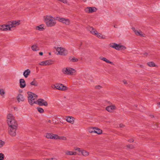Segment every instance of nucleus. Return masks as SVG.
<instances>
[{
    "mask_svg": "<svg viewBox=\"0 0 160 160\" xmlns=\"http://www.w3.org/2000/svg\"><path fill=\"white\" fill-rule=\"evenodd\" d=\"M20 21H10L6 25H0V30L2 31H12L20 24Z\"/></svg>",
    "mask_w": 160,
    "mask_h": 160,
    "instance_id": "f257e3e1",
    "label": "nucleus"
},
{
    "mask_svg": "<svg viewBox=\"0 0 160 160\" xmlns=\"http://www.w3.org/2000/svg\"><path fill=\"white\" fill-rule=\"evenodd\" d=\"M7 121L9 127L18 126L17 123L12 114L9 113L8 115Z\"/></svg>",
    "mask_w": 160,
    "mask_h": 160,
    "instance_id": "f03ea898",
    "label": "nucleus"
},
{
    "mask_svg": "<svg viewBox=\"0 0 160 160\" xmlns=\"http://www.w3.org/2000/svg\"><path fill=\"white\" fill-rule=\"evenodd\" d=\"M62 72L65 74L72 75L75 73L76 71L72 68H63Z\"/></svg>",
    "mask_w": 160,
    "mask_h": 160,
    "instance_id": "7ed1b4c3",
    "label": "nucleus"
},
{
    "mask_svg": "<svg viewBox=\"0 0 160 160\" xmlns=\"http://www.w3.org/2000/svg\"><path fill=\"white\" fill-rule=\"evenodd\" d=\"M33 103L37 104L40 106H44L47 107L48 105L47 102L42 98H39L37 100L34 101Z\"/></svg>",
    "mask_w": 160,
    "mask_h": 160,
    "instance_id": "20e7f679",
    "label": "nucleus"
},
{
    "mask_svg": "<svg viewBox=\"0 0 160 160\" xmlns=\"http://www.w3.org/2000/svg\"><path fill=\"white\" fill-rule=\"evenodd\" d=\"M44 20H68L63 18H61L59 17H53L51 15H47L43 17Z\"/></svg>",
    "mask_w": 160,
    "mask_h": 160,
    "instance_id": "39448f33",
    "label": "nucleus"
},
{
    "mask_svg": "<svg viewBox=\"0 0 160 160\" xmlns=\"http://www.w3.org/2000/svg\"><path fill=\"white\" fill-rule=\"evenodd\" d=\"M18 126L10 127L8 128L9 134L12 137H14L16 135V131L17 129Z\"/></svg>",
    "mask_w": 160,
    "mask_h": 160,
    "instance_id": "423d86ee",
    "label": "nucleus"
},
{
    "mask_svg": "<svg viewBox=\"0 0 160 160\" xmlns=\"http://www.w3.org/2000/svg\"><path fill=\"white\" fill-rule=\"evenodd\" d=\"M58 52V54H59L61 55L65 56L67 54V51L63 48L61 47L58 48L56 49Z\"/></svg>",
    "mask_w": 160,
    "mask_h": 160,
    "instance_id": "0eeeda50",
    "label": "nucleus"
},
{
    "mask_svg": "<svg viewBox=\"0 0 160 160\" xmlns=\"http://www.w3.org/2000/svg\"><path fill=\"white\" fill-rule=\"evenodd\" d=\"M55 88H56V89H57L62 91H64L68 89V88L66 86L60 83L56 84Z\"/></svg>",
    "mask_w": 160,
    "mask_h": 160,
    "instance_id": "6e6552de",
    "label": "nucleus"
},
{
    "mask_svg": "<svg viewBox=\"0 0 160 160\" xmlns=\"http://www.w3.org/2000/svg\"><path fill=\"white\" fill-rule=\"evenodd\" d=\"M53 63V61L49 60L42 61L40 62L39 65L42 66L50 65Z\"/></svg>",
    "mask_w": 160,
    "mask_h": 160,
    "instance_id": "1a4fd4ad",
    "label": "nucleus"
},
{
    "mask_svg": "<svg viewBox=\"0 0 160 160\" xmlns=\"http://www.w3.org/2000/svg\"><path fill=\"white\" fill-rule=\"evenodd\" d=\"M38 96L35 93L31 92V104L32 105L33 103V102L37 100Z\"/></svg>",
    "mask_w": 160,
    "mask_h": 160,
    "instance_id": "9d476101",
    "label": "nucleus"
},
{
    "mask_svg": "<svg viewBox=\"0 0 160 160\" xmlns=\"http://www.w3.org/2000/svg\"><path fill=\"white\" fill-rule=\"evenodd\" d=\"M85 12L88 13H92L97 10V8L94 7H87L84 10Z\"/></svg>",
    "mask_w": 160,
    "mask_h": 160,
    "instance_id": "9b49d317",
    "label": "nucleus"
},
{
    "mask_svg": "<svg viewBox=\"0 0 160 160\" xmlns=\"http://www.w3.org/2000/svg\"><path fill=\"white\" fill-rule=\"evenodd\" d=\"M87 29L92 34L94 35H97V31L92 27L89 26L87 27Z\"/></svg>",
    "mask_w": 160,
    "mask_h": 160,
    "instance_id": "f8f14e48",
    "label": "nucleus"
},
{
    "mask_svg": "<svg viewBox=\"0 0 160 160\" xmlns=\"http://www.w3.org/2000/svg\"><path fill=\"white\" fill-rule=\"evenodd\" d=\"M116 108L115 105H112L107 107L106 108V110L110 112H112Z\"/></svg>",
    "mask_w": 160,
    "mask_h": 160,
    "instance_id": "ddd939ff",
    "label": "nucleus"
},
{
    "mask_svg": "<svg viewBox=\"0 0 160 160\" xmlns=\"http://www.w3.org/2000/svg\"><path fill=\"white\" fill-rule=\"evenodd\" d=\"M47 26L48 27L53 26L56 24V21H45Z\"/></svg>",
    "mask_w": 160,
    "mask_h": 160,
    "instance_id": "4468645a",
    "label": "nucleus"
},
{
    "mask_svg": "<svg viewBox=\"0 0 160 160\" xmlns=\"http://www.w3.org/2000/svg\"><path fill=\"white\" fill-rule=\"evenodd\" d=\"M56 134H53L50 133H47L46 134L45 137L47 138H50L51 139H55Z\"/></svg>",
    "mask_w": 160,
    "mask_h": 160,
    "instance_id": "2eb2a0df",
    "label": "nucleus"
},
{
    "mask_svg": "<svg viewBox=\"0 0 160 160\" xmlns=\"http://www.w3.org/2000/svg\"><path fill=\"white\" fill-rule=\"evenodd\" d=\"M99 59L100 60L105 62L108 63H110L112 65H114V63L110 61L105 58L103 57H99Z\"/></svg>",
    "mask_w": 160,
    "mask_h": 160,
    "instance_id": "dca6fc26",
    "label": "nucleus"
},
{
    "mask_svg": "<svg viewBox=\"0 0 160 160\" xmlns=\"http://www.w3.org/2000/svg\"><path fill=\"white\" fill-rule=\"evenodd\" d=\"M20 86L21 88H24L26 86V83L25 80L23 79H20Z\"/></svg>",
    "mask_w": 160,
    "mask_h": 160,
    "instance_id": "f3484780",
    "label": "nucleus"
},
{
    "mask_svg": "<svg viewBox=\"0 0 160 160\" xmlns=\"http://www.w3.org/2000/svg\"><path fill=\"white\" fill-rule=\"evenodd\" d=\"M126 49V47L125 46L118 44V45L117 46L115 49L118 50H124Z\"/></svg>",
    "mask_w": 160,
    "mask_h": 160,
    "instance_id": "a211bd4d",
    "label": "nucleus"
},
{
    "mask_svg": "<svg viewBox=\"0 0 160 160\" xmlns=\"http://www.w3.org/2000/svg\"><path fill=\"white\" fill-rule=\"evenodd\" d=\"M17 99L19 102H22L24 101V98L23 97L22 95L21 94H19L17 96Z\"/></svg>",
    "mask_w": 160,
    "mask_h": 160,
    "instance_id": "6ab92c4d",
    "label": "nucleus"
},
{
    "mask_svg": "<svg viewBox=\"0 0 160 160\" xmlns=\"http://www.w3.org/2000/svg\"><path fill=\"white\" fill-rule=\"evenodd\" d=\"M31 48L34 51H37L39 50V48L37 43L32 45L31 47Z\"/></svg>",
    "mask_w": 160,
    "mask_h": 160,
    "instance_id": "aec40b11",
    "label": "nucleus"
},
{
    "mask_svg": "<svg viewBox=\"0 0 160 160\" xmlns=\"http://www.w3.org/2000/svg\"><path fill=\"white\" fill-rule=\"evenodd\" d=\"M73 118L72 117H67L66 120L68 122L73 124L74 123V121L73 120Z\"/></svg>",
    "mask_w": 160,
    "mask_h": 160,
    "instance_id": "412c9836",
    "label": "nucleus"
},
{
    "mask_svg": "<svg viewBox=\"0 0 160 160\" xmlns=\"http://www.w3.org/2000/svg\"><path fill=\"white\" fill-rule=\"evenodd\" d=\"M38 85V83L37 81L34 79L31 82V86H33L34 87H37Z\"/></svg>",
    "mask_w": 160,
    "mask_h": 160,
    "instance_id": "4be33fe9",
    "label": "nucleus"
},
{
    "mask_svg": "<svg viewBox=\"0 0 160 160\" xmlns=\"http://www.w3.org/2000/svg\"><path fill=\"white\" fill-rule=\"evenodd\" d=\"M30 73V70L28 69L24 72L23 75L26 78H27L28 77V75Z\"/></svg>",
    "mask_w": 160,
    "mask_h": 160,
    "instance_id": "5701e85b",
    "label": "nucleus"
},
{
    "mask_svg": "<svg viewBox=\"0 0 160 160\" xmlns=\"http://www.w3.org/2000/svg\"><path fill=\"white\" fill-rule=\"evenodd\" d=\"M94 133H96L98 134H100L102 133V130L98 128H94Z\"/></svg>",
    "mask_w": 160,
    "mask_h": 160,
    "instance_id": "b1692460",
    "label": "nucleus"
},
{
    "mask_svg": "<svg viewBox=\"0 0 160 160\" xmlns=\"http://www.w3.org/2000/svg\"><path fill=\"white\" fill-rule=\"evenodd\" d=\"M36 30H38L40 31H43L44 30L43 24L40 25L38 26H37L36 27Z\"/></svg>",
    "mask_w": 160,
    "mask_h": 160,
    "instance_id": "393cba45",
    "label": "nucleus"
},
{
    "mask_svg": "<svg viewBox=\"0 0 160 160\" xmlns=\"http://www.w3.org/2000/svg\"><path fill=\"white\" fill-rule=\"evenodd\" d=\"M81 152L82 155L85 157L87 156L89 154V152L85 150H82L81 151Z\"/></svg>",
    "mask_w": 160,
    "mask_h": 160,
    "instance_id": "a878e982",
    "label": "nucleus"
},
{
    "mask_svg": "<svg viewBox=\"0 0 160 160\" xmlns=\"http://www.w3.org/2000/svg\"><path fill=\"white\" fill-rule=\"evenodd\" d=\"M55 139H62L64 140H66L67 138L66 137H60L58 135H56V137H55Z\"/></svg>",
    "mask_w": 160,
    "mask_h": 160,
    "instance_id": "bb28decb",
    "label": "nucleus"
},
{
    "mask_svg": "<svg viewBox=\"0 0 160 160\" xmlns=\"http://www.w3.org/2000/svg\"><path fill=\"white\" fill-rule=\"evenodd\" d=\"M97 33V35H95L98 38L102 39L105 38V36L102 35L101 33H98V32Z\"/></svg>",
    "mask_w": 160,
    "mask_h": 160,
    "instance_id": "cd10ccee",
    "label": "nucleus"
},
{
    "mask_svg": "<svg viewBox=\"0 0 160 160\" xmlns=\"http://www.w3.org/2000/svg\"><path fill=\"white\" fill-rule=\"evenodd\" d=\"M136 35L139 36H143L142 33L140 30L138 31L136 30L134 32Z\"/></svg>",
    "mask_w": 160,
    "mask_h": 160,
    "instance_id": "c85d7f7f",
    "label": "nucleus"
},
{
    "mask_svg": "<svg viewBox=\"0 0 160 160\" xmlns=\"http://www.w3.org/2000/svg\"><path fill=\"white\" fill-rule=\"evenodd\" d=\"M117 45H118V44L115 43H111L109 44V46L110 47L114 48L115 49L116 48Z\"/></svg>",
    "mask_w": 160,
    "mask_h": 160,
    "instance_id": "c756f323",
    "label": "nucleus"
},
{
    "mask_svg": "<svg viewBox=\"0 0 160 160\" xmlns=\"http://www.w3.org/2000/svg\"><path fill=\"white\" fill-rule=\"evenodd\" d=\"M72 151H70L68 150L65 151L64 152L65 155H72Z\"/></svg>",
    "mask_w": 160,
    "mask_h": 160,
    "instance_id": "7c9ffc66",
    "label": "nucleus"
},
{
    "mask_svg": "<svg viewBox=\"0 0 160 160\" xmlns=\"http://www.w3.org/2000/svg\"><path fill=\"white\" fill-rule=\"evenodd\" d=\"M37 109L38 111L40 113H42L44 112V110L43 108L40 107H38Z\"/></svg>",
    "mask_w": 160,
    "mask_h": 160,
    "instance_id": "2f4dec72",
    "label": "nucleus"
},
{
    "mask_svg": "<svg viewBox=\"0 0 160 160\" xmlns=\"http://www.w3.org/2000/svg\"><path fill=\"white\" fill-rule=\"evenodd\" d=\"M88 132L90 133L94 132V128H90L88 129Z\"/></svg>",
    "mask_w": 160,
    "mask_h": 160,
    "instance_id": "473e14b6",
    "label": "nucleus"
},
{
    "mask_svg": "<svg viewBox=\"0 0 160 160\" xmlns=\"http://www.w3.org/2000/svg\"><path fill=\"white\" fill-rule=\"evenodd\" d=\"M148 64L150 67H155V63L152 62H148Z\"/></svg>",
    "mask_w": 160,
    "mask_h": 160,
    "instance_id": "72a5a7b5",
    "label": "nucleus"
},
{
    "mask_svg": "<svg viewBox=\"0 0 160 160\" xmlns=\"http://www.w3.org/2000/svg\"><path fill=\"white\" fill-rule=\"evenodd\" d=\"M61 22L66 25H68L70 24V21H61Z\"/></svg>",
    "mask_w": 160,
    "mask_h": 160,
    "instance_id": "f704fd0d",
    "label": "nucleus"
},
{
    "mask_svg": "<svg viewBox=\"0 0 160 160\" xmlns=\"http://www.w3.org/2000/svg\"><path fill=\"white\" fill-rule=\"evenodd\" d=\"M78 59L76 58L75 57H73L72 59H70V61L72 62H76L78 61Z\"/></svg>",
    "mask_w": 160,
    "mask_h": 160,
    "instance_id": "c9c22d12",
    "label": "nucleus"
},
{
    "mask_svg": "<svg viewBox=\"0 0 160 160\" xmlns=\"http://www.w3.org/2000/svg\"><path fill=\"white\" fill-rule=\"evenodd\" d=\"M5 92L3 89H0V94L3 96L5 94Z\"/></svg>",
    "mask_w": 160,
    "mask_h": 160,
    "instance_id": "e433bc0d",
    "label": "nucleus"
},
{
    "mask_svg": "<svg viewBox=\"0 0 160 160\" xmlns=\"http://www.w3.org/2000/svg\"><path fill=\"white\" fill-rule=\"evenodd\" d=\"M5 144V142L1 140H0V148L2 147Z\"/></svg>",
    "mask_w": 160,
    "mask_h": 160,
    "instance_id": "4c0bfd02",
    "label": "nucleus"
},
{
    "mask_svg": "<svg viewBox=\"0 0 160 160\" xmlns=\"http://www.w3.org/2000/svg\"><path fill=\"white\" fill-rule=\"evenodd\" d=\"M4 158V155L2 153H0V160H3Z\"/></svg>",
    "mask_w": 160,
    "mask_h": 160,
    "instance_id": "58836bf2",
    "label": "nucleus"
},
{
    "mask_svg": "<svg viewBox=\"0 0 160 160\" xmlns=\"http://www.w3.org/2000/svg\"><path fill=\"white\" fill-rule=\"evenodd\" d=\"M27 94L28 95V101L29 102H30V92H27Z\"/></svg>",
    "mask_w": 160,
    "mask_h": 160,
    "instance_id": "ea45409f",
    "label": "nucleus"
},
{
    "mask_svg": "<svg viewBox=\"0 0 160 160\" xmlns=\"http://www.w3.org/2000/svg\"><path fill=\"white\" fill-rule=\"evenodd\" d=\"M127 148H134V146L132 145H128L127 146Z\"/></svg>",
    "mask_w": 160,
    "mask_h": 160,
    "instance_id": "a19ab883",
    "label": "nucleus"
},
{
    "mask_svg": "<svg viewBox=\"0 0 160 160\" xmlns=\"http://www.w3.org/2000/svg\"><path fill=\"white\" fill-rule=\"evenodd\" d=\"M102 88V87L101 86H100V85L97 86H96L95 87V88L96 89H99L100 88Z\"/></svg>",
    "mask_w": 160,
    "mask_h": 160,
    "instance_id": "79ce46f5",
    "label": "nucleus"
},
{
    "mask_svg": "<svg viewBox=\"0 0 160 160\" xmlns=\"http://www.w3.org/2000/svg\"><path fill=\"white\" fill-rule=\"evenodd\" d=\"M74 149L75 150L77 151H78L79 152H81V151H82L81 150V149L80 148H75Z\"/></svg>",
    "mask_w": 160,
    "mask_h": 160,
    "instance_id": "37998d69",
    "label": "nucleus"
},
{
    "mask_svg": "<svg viewBox=\"0 0 160 160\" xmlns=\"http://www.w3.org/2000/svg\"><path fill=\"white\" fill-rule=\"evenodd\" d=\"M119 126L121 128H122L124 127V126L122 124H120L119 125Z\"/></svg>",
    "mask_w": 160,
    "mask_h": 160,
    "instance_id": "c03bdc74",
    "label": "nucleus"
},
{
    "mask_svg": "<svg viewBox=\"0 0 160 160\" xmlns=\"http://www.w3.org/2000/svg\"><path fill=\"white\" fill-rule=\"evenodd\" d=\"M57 160V158H50V160Z\"/></svg>",
    "mask_w": 160,
    "mask_h": 160,
    "instance_id": "a18cd8bd",
    "label": "nucleus"
},
{
    "mask_svg": "<svg viewBox=\"0 0 160 160\" xmlns=\"http://www.w3.org/2000/svg\"><path fill=\"white\" fill-rule=\"evenodd\" d=\"M77 153L76 152H72V155H76L77 154Z\"/></svg>",
    "mask_w": 160,
    "mask_h": 160,
    "instance_id": "49530a36",
    "label": "nucleus"
},
{
    "mask_svg": "<svg viewBox=\"0 0 160 160\" xmlns=\"http://www.w3.org/2000/svg\"><path fill=\"white\" fill-rule=\"evenodd\" d=\"M128 142H133V139H129L128 141Z\"/></svg>",
    "mask_w": 160,
    "mask_h": 160,
    "instance_id": "de8ad7c7",
    "label": "nucleus"
},
{
    "mask_svg": "<svg viewBox=\"0 0 160 160\" xmlns=\"http://www.w3.org/2000/svg\"><path fill=\"white\" fill-rule=\"evenodd\" d=\"M132 29L134 32H135V31H136V29L134 28H132Z\"/></svg>",
    "mask_w": 160,
    "mask_h": 160,
    "instance_id": "09e8293b",
    "label": "nucleus"
},
{
    "mask_svg": "<svg viewBox=\"0 0 160 160\" xmlns=\"http://www.w3.org/2000/svg\"><path fill=\"white\" fill-rule=\"evenodd\" d=\"M39 54L40 55H42L43 53L42 52H40L39 53Z\"/></svg>",
    "mask_w": 160,
    "mask_h": 160,
    "instance_id": "8fccbe9b",
    "label": "nucleus"
},
{
    "mask_svg": "<svg viewBox=\"0 0 160 160\" xmlns=\"http://www.w3.org/2000/svg\"><path fill=\"white\" fill-rule=\"evenodd\" d=\"M55 85H53V86H52V88L53 89L56 88H55Z\"/></svg>",
    "mask_w": 160,
    "mask_h": 160,
    "instance_id": "3c124183",
    "label": "nucleus"
},
{
    "mask_svg": "<svg viewBox=\"0 0 160 160\" xmlns=\"http://www.w3.org/2000/svg\"><path fill=\"white\" fill-rule=\"evenodd\" d=\"M158 107H159L160 108V102H159L158 103Z\"/></svg>",
    "mask_w": 160,
    "mask_h": 160,
    "instance_id": "603ef678",
    "label": "nucleus"
},
{
    "mask_svg": "<svg viewBox=\"0 0 160 160\" xmlns=\"http://www.w3.org/2000/svg\"><path fill=\"white\" fill-rule=\"evenodd\" d=\"M147 55H148L147 53L146 52L144 53V55H145V56H147Z\"/></svg>",
    "mask_w": 160,
    "mask_h": 160,
    "instance_id": "864d4df0",
    "label": "nucleus"
},
{
    "mask_svg": "<svg viewBox=\"0 0 160 160\" xmlns=\"http://www.w3.org/2000/svg\"><path fill=\"white\" fill-rule=\"evenodd\" d=\"M151 116L152 118H153L154 117V116L153 115H151Z\"/></svg>",
    "mask_w": 160,
    "mask_h": 160,
    "instance_id": "5fc2aeb1",
    "label": "nucleus"
},
{
    "mask_svg": "<svg viewBox=\"0 0 160 160\" xmlns=\"http://www.w3.org/2000/svg\"><path fill=\"white\" fill-rule=\"evenodd\" d=\"M17 109V108H14V109L15 110H16Z\"/></svg>",
    "mask_w": 160,
    "mask_h": 160,
    "instance_id": "6e6d98bb",
    "label": "nucleus"
},
{
    "mask_svg": "<svg viewBox=\"0 0 160 160\" xmlns=\"http://www.w3.org/2000/svg\"><path fill=\"white\" fill-rule=\"evenodd\" d=\"M82 42H81L80 46H81L82 45Z\"/></svg>",
    "mask_w": 160,
    "mask_h": 160,
    "instance_id": "4d7b16f0",
    "label": "nucleus"
},
{
    "mask_svg": "<svg viewBox=\"0 0 160 160\" xmlns=\"http://www.w3.org/2000/svg\"><path fill=\"white\" fill-rule=\"evenodd\" d=\"M48 122L50 123H51V121L50 120H49Z\"/></svg>",
    "mask_w": 160,
    "mask_h": 160,
    "instance_id": "13d9d810",
    "label": "nucleus"
},
{
    "mask_svg": "<svg viewBox=\"0 0 160 160\" xmlns=\"http://www.w3.org/2000/svg\"><path fill=\"white\" fill-rule=\"evenodd\" d=\"M116 26H114V27L116 28Z\"/></svg>",
    "mask_w": 160,
    "mask_h": 160,
    "instance_id": "bf43d9fd",
    "label": "nucleus"
},
{
    "mask_svg": "<svg viewBox=\"0 0 160 160\" xmlns=\"http://www.w3.org/2000/svg\"><path fill=\"white\" fill-rule=\"evenodd\" d=\"M116 26H114V27L116 28Z\"/></svg>",
    "mask_w": 160,
    "mask_h": 160,
    "instance_id": "052dcab7",
    "label": "nucleus"
}]
</instances>
